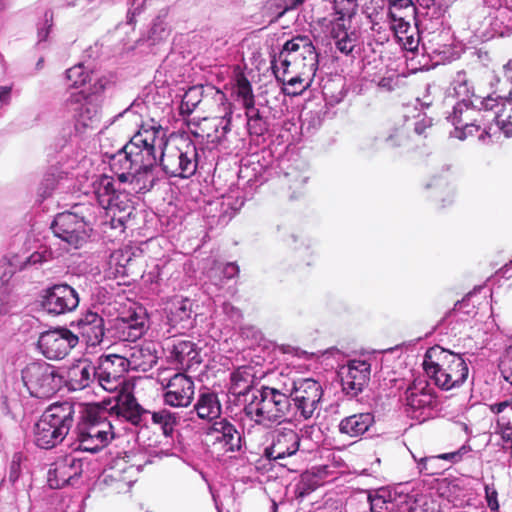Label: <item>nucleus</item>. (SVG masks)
<instances>
[{
  "instance_id": "nucleus-15",
  "label": "nucleus",
  "mask_w": 512,
  "mask_h": 512,
  "mask_svg": "<svg viewBox=\"0 0 512 512\" xmlns=\"http://www.w3.org/2000/svg\"><path fill=\"white\" fill-rule=\"evenodd\" d=\"M56 370L45 362H33L22 371V379L30 394L37 398H47L57 391Z\"/></svg>"
},
{
  "instance_id": "nucleus-51",
  "label": "nucleus",
  "mask_w": 512,
  "mask_h": 512,
  "mask_svg": "<svg viewBox=\"0 0 512 512\" xmlns=\"http://www.w3.org/2000/svg\"><path fill=\"white\" fill-rule=\"evenodd\" d=\"M284 179L289 184V188L293 190H300L309 180L307 171H300L296 168H291L284 173Z\"/></svg>"
},
{
  "instance_id": "nucleus-47",
  "label": "nucleus",
  "mask_w": 512,
  "mask_h": 512,
  "mask_svg": "<svg viewBox=\"0 0 512 512\" xmlns=\"http://www.w3.org/2000/svg\"><path fill=\"white\" fill-rule=\"evenodd\" d=\"M369 18L371 30L379 35L378 40L381 42L388 41L390 33L393 34V31L390 29V23L387 19V8L374 16L370 15Z\"/></svg>"
},
{
  "instance_id": "nucleus-39",
  "label": "nucleus",
  "mask_w": 512,
  "mask_h": 512,
  "mask_svg": "<svg viewBox=\"0 0 512 512\" xmlns=\"http://www.w3.org/2000/svg\"><path fill=\"white\" fill-rule=\"evenodd\" d=\"M455 0H423L420 6L426 9L424 20L431 22L432 29H438L443 25L442 17L448 6Z\"/></svg>"
},
{
  "instance_id": "nucleus-55",
  "label": "nucleus",
  "mask_w": 512,
  "mask_h": 512,
  "mask_svg": "<svg viewBox=\"0 0 512 512\" xmlns=\"http://www.w3.org/2000/svg\"><path fill=\"white\" fill-rule=\"evenodd\" d=\"M496 433L501 435L504 442L512 444V425L506 416L502 415L498 418Z\"/></svg>"
},
{
  "instance_id": "nucleus-14",
  "label": "nucleus",
  "mask_w": 512,
  "mask_h": 512,
  "mask_svg": "<svg viewBox=\"0 0 512 512\" xmlns=\"http://www.w3.org/2000/svg\"><path fill=\"white\" fill-rule=\"evenodd\" d=\"M149 421L157 425L165 437H172L179 425L180 416L166 408L151 412L143 408L130 391V424L143 428L147 427Z\"/></svg>"
},
{
  "instance_id": "nucleus-35",
  "label": "nucleus",
  "mask_w": 512,
  "mask_h": 512,
  "mask_svg": "<svg viewBox=\"0 0 512 512\" xmlns=\"http://www.w3.org/2000/svg\"><path fill=\"white\" fill-rule=\"evenodd\" d=\"M253 368L250 366H241L234 370L230 375L229 393L234 396H244L252 393L254 384Z\"/></svg>"
},
{
  "instance_id": "nucleus-18",
  "label": "nucleus",
  "mask_w": 512,
  "mask_h": 512,
  "mask_svg": "<svg viewBox=\"0 0 512 512\" xmlns=\"http://www.w3.org/2000/svg\"><path fill=\"white\" fill-rule=\"evenodd\" d=\"M68 105L73 107L75 112V129L79 133L87 130H96L100 124V109L90 94L83 91L72 93L67 100Z\"/></svg>"
},
{
  "instance_id": "nucleus-12",
  "label": "nucleus",
  "mask_w": 512,
  "mask_h": 512,
  "mask_svg": "<svg viewBox=\"0 0 512 512\" xmlns=\"http://www.w3.org/2000/svg\"><path fill=\"white\" fill-rule=\"evenodd\" d=\"M489 9L484 5L476 6L469 17L470 28L481 37L509 36L512 33V11L501 8L493 17H488Z\"/></svg>"
},
{
  "instance_id": "nucleus-38",
  "label": "nucleus",
  "mask_w": 512,
  "mask_h": 512,
  "mask_svg": "<svg viewBox=\"0 0 512 512\" xmlns=\"http://www.w3.org/2000/svg\"><path fill=\"white\" fill-rule=\"evenodd\" d=\"M396 493L386 488H380L368 495L371 512H393Z\"/></svg>"
},
{
  "instance_id": "nucleus-43",
  "label": "nucleus",
  "mask_w": 512,
  "mask_h": 512,
  "mask_svg": "<svg viewBox=\"0 0 512 512\" xmlns=\"http://www.w3.org/2000/svg\"><path fill=\"white\" fill-rule=\"evenodd\" d=\"M247 118V129L250 135L262 136L268 131L267 119L263 116L261 111L254 107L245 110Z\"/></svg>"
},
{
  "instance_id": "nucleus-17",
  "label": "nucleus",
  "mask_w": 512,
  "mask_h": 512,
  "mask_svg": "<svg viewBox=\"0 0 512 512\" xmlns=\"http://www.w3.org/2000/svg\"><path fill=\"white\" fill-rule=\"evenodd\" d=\"M79 337L67 328H59L41 333L38 348L50 360L65 358L78 344Z\"/></svg>"
},
{
  "instance_id": "nucleus-42",
  "label": "nucleus",
  "mask_w": 512,
  "mask_h": 512,
  "mask_svg": "<svg viewBox=\"0 0 512 512\" xmlns=\"http://www.w3.org/2000/svg\"><path fill=\"white\" fill-rule=\"evenodd\" d=\"M231 119L232 111L229 109L224 116L209 121V128L213 130V133H208L207 137L212 143L221 144L226 139L227 134L231 131Z\"/></svg>"
},
{
  "instance_id": "nucleus-36",
  "label": "nucleus",
  "mask_w": 512,
  "mask_h": 512,
  "mask_svg": "<svg viewBox=\"0 0 512 512\" xmlns=\"http://www.w3.org/2000/svg\"><path fill=\"white\" fill-rule=\"evenodd\" d=\"M109 277L118 280V285H126L128 276V255L123 249L115 250L111 253L108 262Z\"/></svg>"
},
{
  "instance_id": "nucleus-54",
  "label": "nucleus",
  "mask_w": 512,
  "mask_h": 512,
  "mask_svg": "<svg viewBox=\"0 0 512 512\" xmlns=\"http://www.w3.org/2000/svg\"><path fill=\"white\" fill-rule=\"evenodd\" d=\"M471 446L469 444H463L458 450L449 452V453H442L437 455L439 458V461L445 460L450 463H458L462 460V458L468 454L471 451Z\"/></svg>"
},
{
  "instance_id": "nucleus-9",
  "label": "nucleus",
  "mask_w": 512,
  "mask_h": 512,
  "mask_svg": "<svg viewBox=\"0 0 512 512\" xmlns=\"http://www.w3.org/2000/svg\"><path fill=\"white\" fill-rule=\"evenodd\" d=\"M387 19L397 43L414 52L420 44V31L416 20L417 8L412 0H387Z\"/></svg>"
},
{
  "instance_id": "nucleus-20",
  "label": "nucleus",
  "mask_w": 512,
  "mask_h": 512,
  "mask_svg": "<svg viewBox=\"0 0 512 512\" xmlns=\"http://www.w3.org/2000/svg\"><path fill=\"white\" fill-rule=\"evenodd\" d=\"M370 373L371 365L366 360H350L339 371L343 392L351 397H356L367 385Z\"/></svg>"
},
{
  "instance_id": "nucleus-48",
  "label": "nucleus",
  "mask_w": 512,
  "mask_h": 512,
  "mask_svg": "<svg viewBox=\"0 0 512 512\" xmlns=\"http://www.w3.org/2000/svg\"><path fill=\"white\" fill-rule=\"evenodd\" d=\"M412 457L417 463V469L421 474L432 476L438 475L445 470V468L440 465L437 455L418 458L415 454H412Z\"/></svg>"
},
{
  "instance_id": "nucleus-60",
  "label": "nucleus",
  "mask_w": 512,
  "mask_h": 512,
  "mask_svg": "<svg viewBox=\"0 0 512 512\" xmlns=\"http://www.w3.org/2000/svg\"><path fill=\"white\" fill-rule=\"evenodd\" d=\"M404 140L405 139L403 133L396 130L386 138L385 142L388 147L396 148L402 146L404 144Z\"/></svg>"
},
{
  "instance_id": "nucleus-22",
  "label": "nucleus",
  "mask_w": 512,
  "mask_h": 512,
  "mask_svg": "<svg viewBox=\"0 0 512 512\" xmlns=\"http://www.w3.org/2000/svg\"><path fill=\"white\" fill-rule=\"evenodd\" d=\"M82 474L81 460L65 456L56 460L48 471L47 482L52 489H60L78 479Z\"/></svg>"
},
{
  "instance_id": "nucleus-44",
  "label": "nucleus",
  "mask_w": 512,
  "mask_h": 512,
  "mask_svg": "<svg viewBox=\"0 0 512 512\" xmlns=\"http://www.w3.org/2000/svg\"><path fill=\"white\" fill-rule=\"evenodd\" d=\"M428 188H434L436 196L441 198L442 206L445 207L453 202L455 187L451 181L446 178H434Z\"/></svg>"
},
{
  "instance_id": "nucleus-30",
  "label": "nucleus",
  "mask_w": 512,
  "mask_h": 512,
  "mask_svg": "<svg viewBox=\"0 0 512 512\" xmlns=\"http://www.w3.org/2000/svg\"><path fill=\"white\" fill-rule=\"evenodd\" d=\"M192 306L188 298H176L167 307V322L177 332L192 327Z\"/></svg>"
},
{
  "instance_id": "nucleus-52",
  "label": "nucleus",
  "mask_w": 512,
  "mask_h": 512,
  "mask_svg": "<svg viewBox=\"0 0 512 512\" xmlns=\"http://www.w3.org/2000/svg\"><path fill=\"white\" fill-rule=\"evenodd\" d=\"M405 503L407 505L405 512H435L424 495L417 497L406 495Z\"/></svg>"
},
{
  "instance_id": "nucleus-61",
  "label": "nucleus",
  "mask_w": 512,
  "mask_h": 512,
  "mask_svg": "<svg viewBox=\"0 0 512 512\" xmlns=\"http://www.w3.org/2000/svg\"><path fill=\"white\" fill-rule=\"evenodd\" d=\"M431 126L432 119L427 116H423L414 123V131L418 135H424L426 129L430 128Z\"/></svg>"
},
{
  "instance_id": "nucleus-23",
  "label": "nucleus",
  "mask_w": 512,
  "mask_h": 512,
  "mask_svg": "<svg viewBox=\"0 0 512 512\" xmlns=\"http://www.w3.org/2000/svg\"><path fill=\"white\" fill-rule=\"evenodd\" d=\"M167 359L182 370H195L202 362L196 344L190 340H172L166 345Z\"/></svg>"
},
{
  "instance_id": "nucleus-58",
  "label": "nucleus",
  "mask_w": 512,
  "mask_h": 512,
  "mask_svg": "<svg viewBox=\"0 0 512 512\" xmlns=\"http://www.w3.org/2000/svg\"><path fill=\"white\" fill-rule=\"evenodd\" d=\"M222 311L234 324L239 323L243 317L241 310L228 302L222 304Z\"/></svg>"
},
{
  "instance_id": "nucleus-7",
  "label": "nucleus",
  "mask_w": 512,
  "mask_h": 512,
  "mask_svg": "<svg viewBox=\"0 0 512 512\" xmlns=\"http://www.w3.org/2000/svg\"><path fill=\"white\" fill-rule=\"evenodd\" d=\"M97 380L99 385L109 392L118 391L116 404L111 407L110 414L118 421H128V360L120 355H102L98 359Z\"/></svg>"
},
{
  "instance_id": "nucleus-50",
  "label": "nucleus",
  "mask_w": 512,
  "mask_h": 512,
  "mask_svg": "<svg viewBox=\"0 0 512 512\" xmlns=\"http://www.w3.org/2000/svg\"><path fill=\"white\" fill-rule=\"evenodd\" d=\"M66 78L73 87H81L90 81V74L83 64H77L66 71Z\"/></svg>"
},
{
  "instance_id": "nucleus-6",
  "label": "nucleus",
  "mask_w": 512,
  "mask_h": 512,
  "mask_svg": "<svg viewBox=\"0 0 512 512\" xmlns=\"http://www.w3.org/2000/svg\"><path fill=\"white\" fill-rule=\"evenodd\" d=\"M76 415V403L55 402L49 405L34 425L35 444L51 449L62 443L71 430Z\"/></svg>"
},
{
  "instance_id": "nucleus-24",
  "label": "nucleus",
  "mask_w": 512,
  "mask_h": 512,
  "mask_svg": "<svg viewBox=\"0 0 512 512\" xmlns=\"http://www.w3.org/2000/svg\"><path fill=\"white\" fill-rule=\"evenodd\" d=\"M300 436L293 429L282 428L274 432L272 443L265 448L264 455L269 460L280 461L297 453L300 447Z\"/></svg>"
},
{
  "instance_id": "nucleus-27",
  "label": "nucleus",
  "mask_w": 512,
  "mask_h": 512,
  "mask_svg": "<svg viewBox=\"0 0 512 512\" xmlns=\"http://www.w3.org/2000/svg\"><path fill=\"white\" fill-rule=\"evenodd\" d=\"M349 19L347 16L339 15L331 22L329 30L336 49L344 55L351 54L357 44L356 32L346 24L350 22Z\"/></svg>"
},
{
  "instance_id": "nucleus-46",
  "label": "nucleus",
  "mask_w": 512,
  "mask_h": 512,
  "mask_svg": "<svg viewBox=\"0 0 512 512\" xmlns=\"http://www.w3.org/2000/svg\"><path fill=\"white\" fill-rule=\"evenodd\" d=\"M202 87L192 86L184 94L180 104V114L189 116L194 112L202 100Z\"/></svg>"
},
{
  "instance_id": "nucleus-37",
  "label": "nucleus",
  "mask_w": 512,
  "mask_h": 512,
  "mask_svg": "<svg viewBox=\"0 0 512 512\" xmlns=\"http://www.w3.org/2000/svg\"><path fill=\"white\" fill-rule=\"evenodd\" d=\"M450 97H455L457 100H465V102L474 101L475 97H478L464 71L457 72L453 78L446 101H448Z\"/></svg>"
},
{
  "instance_id": "nucleus-45",
  "label": "nucleus",
  "mask_w": 512,
  "mask_h": 512,
  "mask_svg": "<svg viewBox=\"0 0 512 512\" xmlns=\"http://www.w3.org/2000/svg\"><path fill=\"white\" fill-rule=\"evenodd\" d=\"M292 62L296 63V57L293 56L291 51H286L285 43L279 54L274 56L271 61V67L278 80L286 76Z\"/></svg>"
},
{
  "instance_id": "nucleus-49",
  "label": "nucleus",
  "mask_w": 512,
  "mask_h": 512,
  "mask_svg": "<svg viewBox=\"0 0 512 512\" xmlns=\"http://www.w3.org/2000/svg\"><path fill=\"white\" fill-rule=\"evenodd\" d=\"M235 94L245 110L255 106V99L251 83L244 76L237 79Z\"/></svg>"
},
{
  "instance_id": "nucleus-29",
  "label": "nucleus",
  "mask_w": 512,
  "mask_h": 512,
  "mask_svg": "<svg viewBox=\"0 0 512 512\" xmlns=\"http://www.w3.org/2000/svg\"><path fill=\"white\" fill-rule=\"evenodd\" d=\"M286 51H291L293 56L301 57L304 61V69L309 70V74H315L318 69V54L308 36H297L286 41Z\"/></svg>"
},
{
  "instance_id": "nucleus-33",
  "label": "nucleus",
  "mask_w": 512,
  "mask_h": 512,
  "mask_svg": "<svg viewBox=\"0 0 512 512\" xmlns=\"http://www.w3.org/2000/svg\"><path fill=\"white\" fill-rule=\"evenodd\" d=\"M128 460L125 457H117L112 460L106 469L105 483L115 492H124L128 487Z\"/></svg>"
},
{
  "instance_id": "nucleus-59",
  "label": "nucleus",
  "mask_w": 512,
  "mask_h": 512,
  "mask_svg": "<svg viewBox=\"0 0 512 512\" xmlns=\"http://www.w3.org/2000/svg\"><path fill=\"white\" fill-rule=\"evenodd\" d=\"M485 495H486V501H487L488 507L492 511H498L499 503L497 500V495H498L497 491L493 487L486 485L485 486Z\"/></svg>"
},
{
  "instance_id": "nucleus-32",
  "label": "nucleus",
  "mask_w": 512,
  "mask_h": 512,
  "mask_svg": "<svg viewBox=\"0 0 512 512\" xmlns=\"http://www.w3.org/2000/svg\"><path fill=\"white\" fill-rule=\"evenodd\" d=\"M375 423L374 415L370 412L356 413L343 418L338 424L341 434L349 437H360Z\"/></svg>"
},
{
  "instance_id": "nucleus-4",
  "label": "nucleus",
  "mask_w": 512,
  "mask_h": 512,
  "mask_svg": "<svg viewBox=\"0 0 512 512\" xmlns=\"http://www.w3.org/2000/svg\"><path fill=\"white\" fill-rule=\"evenodd\" d=\"M422 365L426 375L443 391L461 387L469 375L463 356L439 345L427 349Z\"/></svg>"
},
{
  "instance_id": "nucleus-28",
  "label": "nucleus",
  "mask_w": 512,
  "mask_h": 512,
  "mask_svg": "<svg viewBox=\"0 0 512 512\" xmlns=\"http://www.w3.org/2000/svg\"><path fill=\"white\" fill-rule=\"evenodd\" d=\"M79 334L88 346L99 345L105 335L104 319L96 312L87 311L77 320Z\"/></svg>"
},
{
  "instance_id": "nucleus-31",
  "label": "nucleus",
  "mask_w": 512,
  "mask_h": 512,
  "mask_svg": "<svg viewBox=\"0 0 512 512\" xmlns=\"http://www.w3.org/2000/svg\"><path fill=\"white\" fill-rule=\"evenodd\" d=\"M95 379H97L96 367L84 359L69 367L66 382L70 390L78 391L89 387Z\"/></svg>"
},
{
  "instance_id": "nucleus-16",
  "label": "nucleus",
  "mask_w": 512,
  "mask_h": 512,
  "mask_svg": "<svg viewBox=\"0 0 512 512\" xmlns=\"http://www.w3.org/2000/svg\"><path fill=\"white\" fill-rule=\"evenodd\" d=\"M162 400L167 406L174 408L188 407L195 394V385L191 377L184 373H175L170 378L161 380Z\"/></svg>"
},
{
  "instance_id": "nucleus-53",
  "label": "nucleus",
  "mask_w": 512,
  "mask_h": 512,
  "mask_svg": "<svg viewBox=\"0 0 512 512\" xmlns=\"http://www.w3.org/2000/svg\"><path fill=\"white\" fill-rule=\"evenodd\" d=\"M357 0H334V9L337 15L351 18L357 9Z\"/></svg>"
},
{
  "instance_id": "nucleus-11",
  "label": "nucleus",
  "mask_w": 512,
  "mask_h": 512,
  "mask_svg": "<svg viewBox=\"0 0 512 512\" xmlns=\"http://www.w3.org/2000/svg\"><path fill=\"white\" fill-rule=\"evenodd\" d=\"M128 180L127 173H120L117 175V182L109 176H103L100 180L98 187L99 198L107 196V209L111 214V227L119 229L120 232H125L126 223L128 221V214L126 208L128 207V192L121 189L120 186Z\"/></svg>"
},
{
  "instance_id": "nucleus-19",
  "label": "nucleus",
  "mask_w": 512,
  "mask_h": 512,
  "mask_svg": "<svg viewBox=\"0 0 512 512\" xmlns=\"http://www.w3.org/2000/svg\"><path fill=\"white\" fill-rule=\"evenodd\" d=\"M78 305V293L67 284H57L47 289L42 300L44 310L52 315H61L71 312L75 310Z\"/></svg>"
},
{
  "instance_id": "nucleus-34",
  "label": "nucleus",
  "mask_w": 512,
  "mask_h": 512,
  "mask_svg": "<svg viewBox=\"0 0 512 512\" xmlns=\"http://www.w3.org/2000/svg\"><path fill=\"white\" fill-rule=\"evenodd\" d=\"M197 416L202 420L214 422L222 413L221 403L216 393H201L194 405Z\"/></svg>"
},
{
  "instance_id": "nucleus-1",
  "label": "nucleus",
  "mask_w": 512,
  "mask_h": 512,
  "mask_svg": "<svg viewBox=\"0 0 512 512\" xmlns=\"http://www.w3.org/2000/svg\"><path fill=\"white\" fill-rule=\"evenodd\" d=\"M145 107L138 103L130 104V192L145 193L155 182L154 166L157 148L164 145L162 128L149 116L141 113Z\"/></svg>"
},
{
  "instance_id": "nucleus-21",
  "label": "nucleus",
  "mask_w": 512,
  "mask_h": 512,
  "mask_svg": "<svg viewBox=\"0 0 512 512\" xmlns=\"http://www.w3.org/2000/svg\"><path fill=\"white\" fill-rule=\"evenodd\" d=\"M51 229L56 237L75 248L85 242V222L74 213L58 214L52 222Z\"/></svg>"
},
{
  "instance_id": "nucleus-63",
  "label": "nucleus",
  "mask_w": 512,
  "mask_h": 512,
  "mask_svg": "<svg viewBox=\"0 0 512 512\" xmlns=\"http://www.w3.org/2000/svg\"><path fill=\"white\" fill-rule=\"evenodd\" d=\"M490 410L492 413L497 414V415L504 413L506 410H509V412L512 413V401L505 400V401L494 403V404L490 405Z\"/></svg>"
},
{
  "instance_id": "nucleus-40",
  "label": "nucleus",
  "mask_w": 512,
  "mask_h": 512,
  "mask_svg": "<svg viewBox=\"0 0 512 512\" xmlns=\"http://www.w3.org/2000/svg\"><path fill=\"white\" fill-rule=\"evenodd\" d=\"M239 274V267L234 262H229L226 264H215L208 272V278L211 282V285L215 286L217 289H220L225 280H230L236 277Z\"/></svg>"
},
{
  "instance_id": "nucleus-41",
  "label": "nucleus",
  "mask_w": 512,
  "mask_h": 512,
  "mask_svg": "<svg viewBox=\"0 0 512 512\" xmlns=\"http://www.w3.org/2000/svg\"><path fill=\"white\" fill-rule=\"evenodd\" d=\"M314 75L315 74H309V70L304 69V71L289 79H286V76L282 77L280 81L284 85V93L293 96L301 94L309 88Z\"/></svg>"
},
{
  "instance_id": "nucleus-5",
  "label": "nucleus",
  "mask_w": 512,
  "mask_h": 512,
  "mask_svg": "<svg viewBox=\"0 0 512 512\" xmlns=\"http://www.w3.org/2000/svg\"><path fill=\"white\" fill-rule=\"evenodd\" d=\"M78 422L75 428L79 449L87 452H97L109 442V435L114 437V425L108 420L107 409L99 404L76 403Z\"/></svg>"
},
{
  "instance_id": "nucleus-57",
  "label": "nucleus",
  "mask_w": 512,
  "mask_h": 512,
  "mask_svg": "<svg viewBox=\"0 0 512 512\" xmlns=\"http://www.w3.org/2000/svg\"><path fill=\"white\" fill-rule=\"evenodd\" d=\"M376 82L377 86L387 92L394 91L398 87V76L394 74H390L387 76H383L379 78L377 81L375 79L372 80Z\"/></svg>"
},
{
  "instance_id": "nucleus-2",
  "label": "nucleus",
  "mask_w": 512,
  "mask_h": 512,
  "mask_svg": "<svg viewBox=\"0 0 512 512\" xmlns=\"http://www.w3.org/2000/svg\"><path fill=\"white\" fill-rule=\"evenodd\" d=\"M482 112L493 113L492 120L507 138L512 135V92L507 99L487 97H475L474 101L465 102L457 100L452 110L447 112V121L454 126L451 136L465 140L482 129L479 141L488 144L493 142L492 125H486Z\"/></svg>"
},
{
  "instance_id": "nucleus-8",
  "label": "nucleus",
  "mask_w": 512,
  "mask_h": 512,
  "mask_svg": "<svg viewBox=\"0 0 512 512\" xmlns=\"http://www.w3.org/2000/svg\"><path fill=\"white\" fill-rule=\"evenodd\" d=\"M148 327L149 318L146 309L139 303L130 302V371L147 372L157 363L154 342L136 343Z\"/></svg>"
},
{
  "instance_id": "nucleus-3",
  "label": "nucleus",
  "mask_w": 512,
  "mask_h": 512,
  "mask_svg": "<svg viewBox=\"0 0 512 512\" xmlns=\"http://www.w3.org/2000/svg\"><path fill=\"white\" fill-rule=\"evenodd\" d=\"M243 411L251 421L264 428L295 422L285 381L279 387L262 386L255 389Z\"/></svg>"
},
{
  "instance_id": "nucleus-26",
  "label": "nucleus",
  "mask_w": 512,
  "mask_h": 512,
  "mask_svg": "<svg viewBox=\"0 0 512 512\" xmlns=\"http://www.w3.org/2000/svg\"><path fill=\"white\" fill-rule=\"evenodd\" d=\"M207 435L212 437L214 444H219L225 452H236L242 447L241 433L226 418L214 421Z\"/></svg>"
},
{
  "instance_id": "nucleus-64",
  "label": "nucleus",
  "mask_w": 512,
  "mask_h": 512,
  "mask_svg": "<svg viewBox=\"0 0 512 512\" xmlns=\"http://www.w3.org/2000/svg\"><path fill=\"white\" fill-rule=\"evenodd\" d=\"M505 378L512 384V347L507 351V359L504 362Z\"/></svg>"
},
{
  "instance_id": "nucleus-62",
  "label": "nucleus",
  "mask_w": 512,
  "mask_h": 512,
  "mask_svg": "<svg viewBox=\"0 0 512 512\" xmlns=\"http://www.w3.org/2000/svg\"><path fill=\"white\" fill-rule=\"evenodd\" d=\"M20 462H21V455L15 454L13 456L11 466H10V475L9 478L12 482L16 481L19 477L20 473Z\"/></svg>"
},
{
  "instance_id": "nucleus-25",
  "label": "nucleus",
  "mask_w": 512,
  "mask_h": 512,
  "mask_svg": "<svg viewBox=\"0 0 512 512\" xmlns=\"http://www.w3.org/2000/svg\"><path fill=\"white\" fill-rule=\"evenodd\" d=\"M405 402L412 417L418 418L422 411L431 408L435 391L426 380L413 381L405 391Z\"/></svg>"
},
{
  "instance_id": "nucleus-56",
  "label": "nucleus",
  "mask_w": 512,
  "mask_h": 512,
  "mask_svg": "<svg viewBox=\"0 0 512 512\" xmlns=\"http://www.w3.org/2000/svg\"><path fill=\"white\" fill-rule=\"evenodd\" d=\"M168 35L169 30L167 29L166 24L162 20L157 19L150 29V39L153 42H157L167 38Z\"/></svg>"
},
{
  "instance_id": "nucleus-10",
  "label": "nucleus",
  "mask_w": 512,
  "mask_h": 512,
  "mask_svg": "<svg viewBox=\"0 0 512 512\" xmlns=\"http://www.w3.org/2000/svg\"><path fill=\"white\" fill-rule=\"evenodd\" d=\"M285 382L295 422L312 419L315 412L319 410L324 394L321 383L313 378L301 377L289 378Z\"/></svg>"
},
{
  "instance_id": "nucleus-13",
  "label": "nucleus",
  "mask_w": 512,
  "mask_h": 512,
  "mask_svg": "<svg viewBox=\"0 0 512 512\" xmlns=\"http://www.w3.org/2000/svg\"><path fill=\"white\" fill-rule=\"evenodd\" d=\"M161 151L160 164L163 171L170 177L189 178L197 170L198 152L193 142H187L184 148L175 147Z\"/></svg>"
}]
</instances>
